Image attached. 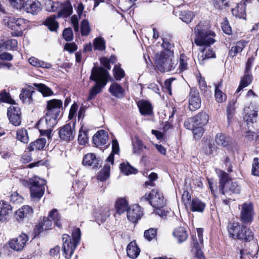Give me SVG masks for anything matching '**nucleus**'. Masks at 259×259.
Segmentation results:
<instances>
[{
	"instance_id": "obj_1",
	"label": "nucleus",
	"mask_w": 259,
	"mask_h": 259,
	"mask_svg": "<svg viewBox=\"0 0 259 259\" xmlns=\"http://www.w3.org/2000/svg\"><path fill=\"white\" fill-rule=\"evenodd\" d=\"M194 42L197 46H205L201 51L202 53V60L215 58V54L209 46L215 41L214 33L209 30L203 22H199L194 28Z\"/></svg>"
},
{
	"instance_id": "obj_2",
	"label": "nucleus",
	"mask_w": 259,
	"mask_h": 259,
	"mask_svg": "<svg viewBox=\"0 0 259 259\" xmlns=\"http://www.w3.org/2000/svg\"><path fill=\"white\" fill-rule=\"evenodd\" d=\"M62 104L63 102L61 100L55 99L48 101L45 110V117L39 120L38 125H42L46 123L49 128L55 126L60 118Z\"/></svg>"
},
{
	"instance_id": "obj_3",
	"label": "nucleus",
	"mask_w": 259,
	"mask_h": 259,
	"mask_svg": "<svg viewBox=\"0 0 259 259\" xmlns=\"http://www.w3.org/2000/svg\"><path fill=\"white\" fill-rule=\"evenodd\" d=\"M109 76L108 71L103 67H94L92 68L90 79L95 81L96 83L90 91L88 101L94 99L102 91V89L106 85Z\"/></svg>"
},
{
	"instance_id": "obj_4",
	"label": "nucleus",
	"mask_w": 259,
	"mask_h": 259,
	"mask_svg": "<svg viewBox=\"0 0 259 259\" xmlns=\"http://www.w3.org/2000/svg\"><path fill=\"white\" fill-rule=\"evenodd\" d=\"M173 51L168 49H164L155 56L156 67L161 72H165L171 70L175 67V62L174 60Z\"/></svg>"
},
{
	"instance_id": "obj_5",
	"label": "nucleus",
	"mask_w": 259,
	"mask_h": 259,
	"mask_svg": "<svg viewBox=\"0 0 259 259\" xmlns=\"http://www.w3.org/2000/svg\"><path fill=\"white\" fill-rule=\"evenodd\" d=\"M227 228L230 236L234 239L245 241H250L253 239V236L251 231L239 223H230L228 225Z\"/></svg>"
},
{
	"instance_id": "obj_6",
	"label": "nucleus",
	"mask_w": 259,
	"mask_h": 259,
	"mask_svg": "<svg viewBox=\"0 0 259 259\" xmlns=\"http://www.w3.org/2000/svg\"><path fill=\"white\" fill-rule=\"evenodd\" d=\"M31 199L33 201H38L44 194L46 181L37 176L29 180Z\"/></svg>"
},
{
	"instance_id": "obj_7",
	"label": "nucleus",
	"mask_w": 259,
	"mask_h": 259,
	"mask_svg": "<svg viewBox=\"0 0 259 259\" xmlns=\"http://www.w3.org/2000/svg\"><path fill=\"white\" fill-rule=\"evenodd\" d=\"M219 189L221 193L223 195L232 193H239L240 190L239 186L236 182L228 180V175L225 172H223L221 174Z\"/></svg>"
},
{
	"instance_id": "obj_8",
	"label": "nucleus",
	"mask_w": 259,
	"mask_h": 259,
	"mask_svg": "<svg viewBox=\"0 0 259 259\" xmlns=\"http://www.w3.org/2000/svg\"><path fill=\"white\" fill-rule=\"evenodd\" d=\"M5 24L14 31L11 32L14 36H22L23 30L26 27V20L23 18H15L14 17H7L4 19Z\"/></svg>"
},
{
	"instance_id": "obj_9",
	"label": "nucleus",
	"mask_w": 259,
	"mask_h": 259,
	"mask_svg": "<svg viewBox=\"0 0 259 259\" xmlns=\"http://www.w3.org/2000/svg\"><path fill=\"white\" fill-rule=\"evenodd\" d=\"M239 218L244 224H251L255 214L253 206L250 202H245L239 206Z\"/></svg>"
},
{
	"instance_id": "obj_10",
	"label": "nucleus",
	"mask_w": 259,
	"mask_h": 259,
	"mask_svg": "<svg viewBox=\"0 0 259 259\" xmlns=\"http://www.w3.org/2000/svg\"><path fill=\"white\" fill-rule=\"evenodd\" d=\"M141 200L143 201H148L151 205L156 208H160L164 205L163 195L156 189H152L149 194H145L141 197Z\"/></svg>"
},
{
	"instance_id": "obj_11",
	"label": "nucleus",
	"mask_w": 259,
	"mask_h": 259,
	"mask_svg": "<svg viewBox=\"0 0 259 259\" xmlns=\"http://www.w3.org/2000/svg\"><path fill=\"white\" fill-rule=\"evenodd\" d=\"M208 121V115L203 112H199L195 116L188 118L185 121L186 128H192L194 126H203Z\"/></svg>"
},
{
	"instance_id": "obj_12",
	"label": "nucleus",
	"mask_w": 259,
	"mask_h": 259,
	"mask_svg": "<svg viewBox=\"0 0 259 259\" xmlns=\"http://www.w3.org/2000/svg\"><path fill=\"white\" fill-rule=\"evenodd\" d=\"M7 115L10 122L15 126H19L21 123V112L16 105H12L8 109Z\"/></svg>"
},
{
	"instance_id": "obj_13",
	"label": "nucleus",
	"mask_w": 259,
	"mask_h": 259,
	"mask_svg": "<svg viewBox=\"0 0 259 259\" xmlns=\"http://www.w3.org/2000/svg\"><path fill=\"white\" fill-rule=\"evenodd\" d=\"M70 240V236L67 234H63V254L66 259H71L77 245L68 242Z\"/></svg>"
},
{
	"instance_id": "obj_14",
	"label": "nucleus",
	"mask_w": 259,
	"mask_h": 259,
	"mask_svg": "<svg viewBox=\"0 0 259 259\" xmlns=\"http://www.w3.org/2000/svg\"><path fill=\"white\" fill-rule=\"evenodd\" d=\"M75 125L73 123L71 125L70 123L65 124L61 127L59 131L60 138L66 141L72 140L75 136Z\"/></svg>"
},
{
	"instance_id": "obj_15",
	"label": "nucleus",
	"mask_w": 259,
	"mask_h": 259,
	"mask_svg": "<svg viewBox=\"0 0 259 259\" xmlns=\"http://www.w3.org/2000/svg\"><path fill=\"white\" fill-rule=\"evenodd\" d=\"M188 101L189 108L191 111H196L200 107L201 101L199 93L197 90L195 89H191L188 97Z\"/></svg>"
},
{
	"instance_id": "obj_16",
	"label": "nucleus",
	"mask_w": 259,
	"mask_h": 259,
	"mask_svg": "<svg viewBox=\"0 0 259 259\" xmlns=\"http://www.w3.org/2000/svg\"><path fill=\"white\" fill-rule=\"evenodd\" d=\"M108 140V136L105 131L100 130L98 131L93 137V142L94 145L100 148H106L109 146L106 145Z\"/></svg>"
},
{
	"instance_id": "obj_17",
	"label": "nucleus",
	"mask_w": 259,
	"mask_h": 259,
	"mask_svg": "<svg viewBox=\"0 0 259 259\" xmlns=\"http://www.w3.org/2000/svg\"><path fill=\"white\" fill-rule=\"evenodd\" d=\"M28 240V236L22 233L18 237L11 239L9 242L10 247L16 251L21 250Z\"/></svg>"
},
{
	"instance_id": "obj_18",
	"label": "nucleus",
	"mask_w": 259,
	"mask_h": 259,
	"mask_svg": "<svg viewBox=\"0 0 259 259\" xmlns=\"http://www.w3.org/2000/svg\"><path fill=\"white\" fill-rule=\"evenodd\" d=\"M40 4L37 0L25 1L22 11L23 10L27 13L33 15L37 14L41 10Z\"/></svg>"
},
{
	"instance_id": "obj_19",
	"label": "nucleus",
	"mask_w": 259,
	"mask_h": 259,
	"mask_svg": "<svg viewBox=\"0 0 259 259\" xmlns=\"http://www.w3.org/2000/svg\"><path fill=\"white\" fill-rule=\"evenodd\" d=\"M12 213V207L8 202L0 201V222H6L10 219Z\"/></svg>"
},
{
	"instance_id": "obj_20",
	"label": "nucleus",
	"mask_w": 259,
	"mask_h": 259,
	"mask_svg": "<svg viewBox=\"0 0 259 259\" xmlns=\"http://www.w3.org/2000/svg\"><path fill=\"white\" fill-rule=\"evenodd\" d=\"M143 215L142 208L137 204L132 205L127 210V217L130 221L136 223Z\"/></svg>"
},
{
	"instance_id": "obj_21",
	"label": "nucleus",
	"mask_w": 259,
	"mask_h": 259,
	"mask_svg": "<svg viewBox=\"0 0 259 259\" xmlns=\"http://www.w3.org/2000/svg\"><path fill=\"white\" fill-rule=\"evenodd\" d=\"M32 213L31 207L28 205H24L15 211V217L18 222L22 223L25 219L30 217Z\"/></svg>"
},
{
	"instance_id": "obj_22",
	"label": "nucleus",
	"mask_w": 259,
	"mask_h": 259,
	"mask_svg": "<svg viewBox=\"0 0 259 259\" xmlns=\"http://www.w3.org/2000/svg\"><path fill=\"white\" fill-rule=\"evenodd\" d=\"M257 112L256 111L252 110L248 114L246 117V123L248 129L251 131V128L256 130V132L259 131V120L257 121Z\"/></svg>"
},
{
	"instance_id": "obj_23",
	"label": "nucleus",
	"mask_w": 259,
	"mask_h": 259,
	"mask_svg": "<svg viewBox=\"0 0 259 259\" xmlns=\"http://www.w3.org/2000/svg\"><path fill=\"white\" fill-rule=\"evenodd\" d=\"M133 153L140 155L144 153V150H149V148L145 145L143 141L137 137H135L132 142Z\"/></svg>"
},
{
	"instance_id": "obj_24",
	"label": "nucleus",
	"mask_w": 259,
	"mask_h": 259,
	"mask_svg": "<svg viewBox=\"0 0 259 259\" xmlns=\"http://www.w3.org/2000/svg\"><path fill=\"white\" fill-rule=\"evenodd\" d=\"M73 12L72 6L68 1H66L64 4L61 3L58 13V18H67L71 15Z\"/></svg>"
},
{
	"instance_id": "obj_25",
	"label": "nucleus",
	"mask_w": 259,
	"mask_h": 259,
	"mask_svg": "<svg viewBox=\"0 0 259 259\" xmlns=\"http://www.w3.org/2000/svg\"><path fill=\"white\" fill-rule=\"evenodd\" d=\"M109 92L117 98H122L124 96V89L117 82H114L109 89Z\"/></svg>"
},
{
	"instance_id": "obj_26",
	"label": "nucleus",
	"mask_w": 259,
	"mask_h": 259,
	"mask_svg": "<svg viewBox=\"0 0 259 259\" xmlns=\"http://www.w3.org/2000/svg\"><path fill=\"white\" fill-rule=\"evenodd\" d=\"M206 206L205 203L197 198L192 199L188 205L190 209L193 212H202Z\"/></svg>"
},
{
	"instance_id": "obj_27",
	"label": "nucleus",
	"mask_w": 259,
	"mask_h": 259,
	"mask_svg": "<svg viewBox=\"0 0 259 259\" xmlns=\"http://www.w3.org/2000/svg\"><path fill=\"white\" fill-rule=\"evenodd\" d=\"M82 164L95 168L98 167L100 161L94 153H88L83 157Z\"/></svg>"
},
{
	"instance_id": "obj_28",
	"label": "nucleus",
	"mask_w": 259,
	"mask_h": 259,
	"mask_svg": "<svg viewBox=\"0 0 259 259\" xmlns=\"http://www.w3.org/2000/svg\"><path fill=\"white\" fill-rule=\"evenodd\" d=\"M137 105L141 114L147 115L152 113V106L149 102L145 100H140L137 103Z\"/></svg>"
},
{
	"instance_id": "obj_29",
	"label": "nucleus",
	"mask_w": 259,
	"mask_h": 259,
	"mask_svg": "<svg viewBox=\"0 0 259 259\" xmlns=\"http://www.w3.org/2000/svg\"><path fill=\"white\" fill-rule=\"evenodd\" d=\"M173 235L179 243L184 242L188 237L187 231L183 227L177 228L173 232Z\"/></svg>"
},
{
	"instance_id": "obj_30",
	"label": "nucleus",
	"mask_w": 259,
	"mask_h": 259,
	"mask_svg": "<svg viewBox=\"0 0 259 259\" xmlns=\"http://www.w3.org/2000/svg\"><path fill=\"white\" fill-rule=\"evenodd\" d=\"M127 256L131 258H136L139 255L140 249L137 245L135 241H132L127 246Z\"/></svg>"
},
{
	"instance_id": "obj_31",
	"label": "nucleus",
	"mask_w": 259,
	"mask_h": 259,
	"mask_svg": "<svg viewBox=\"0 0 259 259\" xmlns=\"http://www.w3.org/2000/svg\"><path fill=\"white\" fill-rule=\"evenodd\" d=\"M246 4L244 2H241L232 10L234 16L239 18H245L246 16Z\"/></svg>"
},
{
	"instance_id": "obj_32",
	"label": "nucleus",
	"mask_w": 259,
	"mask_h": 259,
	"mask_svg": "<svg viewBox=\"0 0 259 259\" xmlns=\"http://www.w3.org/2000/svg\"><path fill=\"white\" fill-rule=\"evenodd\" d=\"M247 42L244 40H240L236 42L235 46L232 47L229 52V55L232 57L236 56L241 53L246 46Z\"/></svg>"
},
{
	"instance_id": "obj_33",
	"label": "nucleus",
	"mask_w": 259,
	"mask_h": 259,
	"mask_svg": "<svg viewBox=\"0 0 259 259\" xmlns=\"http://www.w3.org/2000/svg\"><path fill=\"white\" fill-rule=\"evenodd\" d=\"M215 98L217 102L223 103L226 101L227 97L226 95L222 92L221 88L222 87V81H221L218 84L215 85Z\"/></svg>"
},
{
	"instance_id": "obj_34",
	"label": "nucleus",
	"mask_w": 259,
	"mask_h": 259,
	"mask_svg": "<svg viewBox=\"0 0 259 259\" xmlns=\"http://www.w3.org/2000/svg\"><path fill=\"white\" fill-rule=\"evenodd\" d=\"M128 208V205L126 199L124 198L118 199L116 203L115 209L116 212L121 214L127 211Z\"/></svg>"
},
{
	"instance_id": "obj_35",
	"label": "nucleus",
	"mask_w": 259,
	"mask_h": 259,
	"mask_svg": "<svg viewBox=\"0 0 259 259\" xmlns=\"http://www.w3.org/2000/svg\"><path fill=\"white\" fill-rule=\"evenodd\" d=\"M46 144V140L44 138H40L37 139L33 142H31L29 146L28 147V149L29 151L36 150H39L43 149Z\"/></svg>"
},
{
	"instance_id": "obj_36",
	"label": "nucleus",
	"mask_w": 259,
	"mask_h": 259,
	"mask_svg": "<svg viewBox=\"0 0 259 259\" xmlns=\"http://www.w3.org/2000/svg\"><path fill=\"white\" fill-rule=\"evenodd\" d=\"M49 218L54 222V224L58 228L61 227V218L56 209H52L49 213Z\"/></svg>"
},
{
	"instance_id": "obj_37",
	"label": "nucleus",
	"mask_w": 259,
	"mask_h": 259,
	"mask_svg": "<svg viewBox=\"0 0 259 259\" xmlns=\"http://www.w3.org/2000/svg\"><path fill=\"white\" fill-rule=\"evenodd\" d=\"M56 16H51L48 17L45 22V24L51 31H56L58 28V23L56 21Z\"/></svg>"
},
{
	"instance_id": "obj_38",
	"label": "nucleus",
	"mask_w": 259,
	"mask_h": 259,
	"mask_svg": "<svg viewBox=\"0 0 259 259\" xmlns=\"http://www.w3.org/2000/svg\"><path fill=\"white\" fill-rule=\"evenodd\" d=\"M195 16L193 12L189 11H181L179 14L180 19L187 24L192 21Z\"/></svg>"
},
{
	"instance_id": "obj_39",
	"label": "nucleus",
	"mask_w": 259,
	"mask_h": 259,
	"mask_svg": "<svg viewBox=\"0 0 259 259\" xmlns=\"http://www.w3.org/2000/svg\"><path fill=\"white\" fill-rule=\"evenodd\" d=\"M112 152L109 155L106 160V161L107 162L110 163L111 165H113L114 163V155L115 154L118 153L119 151V145L116 140H113L112 141Z\"/></svg>"
},
{
	"instance_id": "obj_40",
	"label": "nucleus",
	"mask_w": 259,
	"mask_h": 259,
	"mask_svg": "<svg viewBox=\"0 0 259 259\" xmlns=\"http://www.w3.org/2000/svg\"><path fill=\"white\" fill-rule=\"evenodd\" d=\"M252 81V76L246 73L241 78L240 83L236 91V92H239L243 88L248 85Z\"/></svg>"
},
{
	"instance_id": "obj_41",
	"label": "nucleus",
	"mask_w": 259,
	"mask_h": 259,
	"mask_svg": "<svg viewBox=\"0 0 259 259\" xmlns=\"http://www.w3.org/2000/svg\"><path fill=\"white\" fill-rule=\"evenodd\" d=\"M36 89L42 94L44 96H49L53 94L52 91L46 85L42 83H34Z\"/></svg>"
},
{
	"instance_id": "obj_42",
	"label": "nucleus",
	"mask_w": 259,
	"mask_h": 259,
	"mask_svg": "<svg viewBox=\"0 0 259 259\" xmlns=\"http://www.w3.org/2000/svg\"><path fill=\"white\" fill-rule=\"evenodd\" d=\"M120 170L125 175L136 174V169L131 166L128 163H122L120 164Z\"/></svg>"
},
{
	"instance_id": "obj_43",
	"label": "nucleus",
	"mask_w": 259,
	"mask_h": 259,
	"mask_svg": "<svg viewBox=\"0 0 259 259\" xmlns=\"http://www.w3.org/2000/svg\"><path fill=\"white\" fill-rule=\"evenodd\" d=\"M236 102V100H235L233 99L229 102L228 105L227 106V119L229 124H230V123L231 119L233 117V114L236 108L235 106Z\"/></svg>"
},
{
	"instance_id": "obj_44",
	"label": "nucleus",
	"mask_w": 259,
	"mask_h": 259,
	"mask_svg": "<svg viewBox=\"0 0 259 259\" xmlns=\"http://www.w3.org/2000/svg\"><path fill=\"white\" fill-rule=\"evenodd\" d=\"M81 236L80 230L78 228H74L72 233V238H70V240H69L68 242L77 245L79 243Z\"/></svg>"
},
{
	"instance_id": "obj_45",
	"label": "nucleus",
	"mask_w": 259,
	"mask_h": 259,
	"mask_svg": "<svg viewBox=\"0 0 259 259\" xmlns=\"http://www.w3.org/2000/svg\"><path fill=\"white\" fill-rule=\"evenodd\" d=\"M80 31L82 36H88L91 32L89 22L87 19H83L80 24Z\"/></svg>"
},
{
	"instance_id": "obj_46",
	"label": "nucleus",
	"mask_w": 259,
	"mask_h": 259,
	"mask_svg": "<svg viewBox=\"0 0 259 259\" xmlns=\"http://www.w3.org/2000/svg\"><path fill=\"white\" fill-rule=\"evenodd\" d=\"M17 138L18 140L24 143H27L29 141V137L27 130L24 128L18 130L17 132Z\"/></svg>"
},
{
	"instance_id": "obj_47",
	"label": "nucleus",
	"mask_w": 259,
	"mask_h": 259,
	"mask_svg": "<svg viewBox=\"0 0 259 259\" xmlns=\"http://www.w3.org/2000/svg\"><path fill=\"white\" fill-rule=\"evenodd\" d=\"M33 92L30 90H24L20 95V98L23 102L26 104H30L32 101V94Z\"/></svg>"
},
{
	"instance_id": "obj_48",
	"label": "nucleus",
	"mask_w": 259,
	"mask_h": 259,
	"mask_svg": "<svg viewBox=\"0 0 259 259\" xmlns=\"http://www.w3.org/2000/svg\"><path fill=\"white\" fill-rule=\"evenodd\" d=\"M110 165L106 163L104 165V167L99 175V179L103 181L107 180L110 176Z\"/></svg>"
},
{
	"instance_id": "obj_49",
	"label": "nucleus",
	"mask_w": 259,
	"mask_h": 259,
	"mask_svg": "<svg viewBox=\"0 0 259 259\" xmlns=\"http://www.w3.org/2000/svg\"><path fill=\"white\" fill-rule=\"evenodd\" d=\"M113 71L114 76L116 80H120L124 76V71L119 64L115 65Z\"/></svg>"
},
{
	"instance_id": "obj_50",
	"label": "nucleus",
	"mask_w": 259,
	"mask_h": 259,
	"mask_svg": "<svg viewBox=\"0 0 259 259\" xmlns=\"http://www.w3.org/2000/svg\"><path fill=\"white\" fill-rule=\"evenodd\" d=\"M215 140L218 145H220L223 147H226L228 145V141L227 140L226 137L224 134H217L215 136Z\"/></svg>"
},
{
	"instance_id": "obj_51",
	"label": "nucleus",
	"mask_w": 259,
	"mask_h": 259,
	"mask_svg": "<svg viewBox=\"0 0 259 259\" xmlns=\"http://www.w3.org/2000/svg\"><path fill=\"white\" fill-rule=\"evenodd\" d=\"M0 101L11 104H15V101L11 98L10 94L7 93L5 90H3L0 92Z\"/></svg>"
},
{
	"instance_id": "obj_52",
	"label": "nucleus",
	"mask_w": 259,
	"mask_h": 259,
	"mask_svg": "<svg viewBox=\"0 0 259 259\" xmlns=\"http://www.w3.org/2000/svg\"><path fill=\"white\" fill-rule=\"evenodd\" d=\"M93 44L95 49L96 50L102 51L105 49V41L102 37L96 38Z\"/></svg>"
},
{
	"instance_id": "obj_53",
	"label": "nucleus",
	"mask_w": 259,
	"mask_h": 259,
	"mask_svg": "<svg viewBox=\"0 0 259 259\" xmlns=\"http://www.w3.org/2000/svg\"><path fill=\"white\" fill-rule=\"evenodd\" d=\"M78 143L81 145H84L88 141L87 133L85 131L80 129L78 136Z\"/></svg>"
},
{
	"instance_id": "obj_54",
	"label": "nucleus",
	"mask_w": 259,
	"mask_h": 259,
	"mask_svg": "<svg viewBox=\"0 0 259 259\" xmlns=\"http://www.w3.org/2000/svg\"><path fill=\"white\" fill-rule=\"evenodd\" d=\"M187 128L192 131L195 139H199L203 133V126H194L192 128Z\"/></svg>"
},
{
	"instance_id": "obj_55",
	"label": "nucleus",
	"mask_w": 259,
	"mask_h": 259,
	"mask_svg": "<svg viewBox=\"0 0 259 259\" xmlns=\"http://www.w3.org/2000/svg\"><path fill=\"white\" fill-rule=\"evenodd\" d=\"M18 42L17 40L12 39L5 41L3 43V47H5L7 50H13L17 48Z\"/></svg>"
},
{
	"instance_id": "obj_56",
	"label": "nucleus",
	"mask_w": 259,
	"mask_h": 259,
	"mask_svg": "<svg viewBox=\"0 0 259 259\" xmlns=\"http://www.w3.org/2000/svg\"><path fill=\"white\" fill-rule=\"evenodd\" d=\"M180 69L181 71H185L188 68L187 57L184 54L180 56Z\"/></svg>"
},
{
	"instance_id": "obj_57",
	"label": "nucleus",
	"mask_w": 259,
	"mask_h": 259,
	"mask_svg": "<svg viewBox=\"0 0 259 259\" xmlns=\"http://www.w3.org/2000/svg\"><path fill=\"white\" fill-rule=\"evenodd\" d=\"M156 234V230L153 228H150L145 231L144 236L147 240L150 241L155 238Z\"/></svg>"
},
{
	"instance_id": "obj_58",
	"label": "nucleus",
	"mask_w": 259,
	"mask_h": 259,
	"mask_svg": "<svg viewBox=\"0 0 259 259\" xmlns=\"http://www.w3.org/2000/svg\"><path fill=\"white\" fill-rule=\"evenodd\" d=\"M23 198L20 196L17 192H14L11 195L10 201L11 202L19 204L23 202Z\"/></svg>"
},
{
	"instance_id": "obj_59",
	"label": "nucleus",
	"mask_w": 259,
	"mask_h": 259,
	"mask_svg": "<svg viewBox=\"0 0 259 259\" xmlns=\"http://www.w3.org/2000/svg\"><path fill=\"white\" fill-rule=\"evenodd\" d=\"M11 5L19 11H22L23 5L25 0H9Z\"/></svg>"
},
{
	"instance_id": "obj_60",
	"label": "nucleus",
	"mask_w": 259,
	"mask_h": 259,
	"mask_svg": "<svg viewBox=\"0 0 259 259\" xmlns=\"http://www.w3.org/2000/svg\"><path fill=\"white\" fill-rule=\"evenodd\" d=\"M73 32L70 28H65L63 32V38L67 41H71L73 39Z\"/></svg>"
},
{
	"instance_id": "obj_61",
	"label": "nucleus",
	"mask_w": 259,
	"mask_h": 259,
	"mask_svg": "<svg viewBox=\"0 0 259 259\" xmlns=\"http://www.w3.org/2000/svg\"><path fill=\"white\" fill-rule=\"evenodd\" d=\"M222 29L226 34L229 35L231 34L232 29L226 18L224 19V21L222 23Z\"/></svg>"
},
{
	"instance_id": "obj_62",
	"label": "nucleus",
	"mask_w": 259,
	"mask_h": 259,
	"mask_svg": "<svg viewBox=\"0 0 259 259\" xmlns=\"http://www.w3.org/2000/svg\"><path fill=\"white\" fill-rule=\"evenodd\" d=\"M182 200L184 203L185 206L188 208V205L191 203V195L187 191H184L182 196Z\"/></svg>"
},
{
	"instance_id": "obj_63",
	"label": "nucleus",
	"mask_w": 259,
	"mask_h": 259,
	"mask_svg": "<svg viewBox=\"0 0 259 259\" xmlns=\"http://www.w3.org/2000/svg\"><path fill=\"white\" fill-rule=\"evenodd\" d=\"M228 0H213L214 6L218 9H222L228 6Z\"/></svg>"
},
{
	"instance_id": "obj_64",
	"label": "nucleus",
	"mask_w": 259,
	"mask_h": 259,
	"mask_svg": "<svg viewBox=\"0 0 259 259\" xmlns=\"http://www.w3.org/2000/svg\"><path fill=\"white\" fill-rule=\"evenodd\" d=\"M252 174L254 176H259V162L258 158H254L253 159Z\"/></svg>"
}]
</instances>
